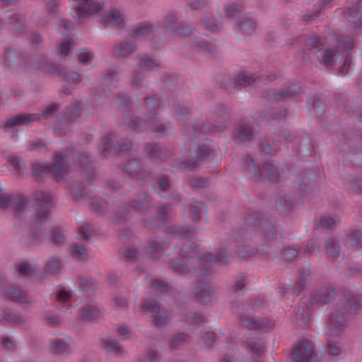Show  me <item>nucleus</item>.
Instances as JSON below:
<instances>
[{"label": "nucleus", "mask_w": 362, "mask_h": 362, "mask_svg": "<svg viewBox=\"0 0 362 362\" xmlns=\"http://www.w3.org/2000/svg\"><path fill=\"white\" fill-rule=\"evenodd\" d=\"M101 143V153L104 157H107L111 154H119L122 152L130 150L132 147V143L131 141L123 142L120 146H117L116 136L111 133L104 136L102 139Z\"/></svg>", "instance_id": "9b49d317"}, {"label": "nucleus", "mask_w": 362, "mask_h": 362, "mask_svg": "<svg viewBox=\"0 0 362 362\" xmlns=\"http://www.w3.org/2000/svg\"><path fill=\"white\" fill-rule=\"evenodd\" d=\"M141 310L151 313V317L156 326L165 325L167 319L166 312L161 309L159 303L155 299L144 300L141 305Z\"/></svg>", "instance_id": "f8f14e48"}, {"label": "nucleus", "mask_w": 362, "mask_h": 362, "mask_svg": "<svg viewBox=\"0 0 362 362\" xmlns=\"http://www.w3.org/2000/svg\"><path fill=\"white\" fill-rule=\"evenodd\" d=\"M134 46L129 42H120L112 47V53L115 57L126 58L134 52Z\"/></svg>", "instance_id": "f704fd0d"}, {"label": "nucleus", "mask_w": 362, "mask_h": 362, "mask_svg": "<svg viewBox=\"0 0 362 362\" xmlns=\"http://www.w3.org/2000/svg\"><path fill=\"white\" fill-rule=\"evenodd\" d=\"M100 347L107 354H114L116 356H122L125 350L119 345V342L110 334H105L100 338Z\"/></svg>", "instance_id": "412c9836"}, {"label": "nucleus", "mask_w": 362, "mask_h": 362, "mask_svg": "<svg viewBox=\"0 0 362 362\" xmlns=\"http://www.w3.org/2000/svg\"><path fill=\"white\" fill-rule=\"evenodd\" d=\"M66 151L57 153L54 156L53 164L50 165H43L38 163H33L32 164L33 176L42 179L49 173H52L56 177H62L68 170L69 153Z\"/></svg>", "instance_id": "0eeeda50"}, {"label": "nucleus", "mask_w": 362, "mask_h": 362, "mask_svg": "<svg viewBox=\"0 0 362 362\" xmlns=\"http://www.w3.org/2000/svg\"><path fill=\"white\" fill-rule=\"evenodd\" d=\"M124 170L130 177L139 178L144 176L142 173L139 160L136 158L130 159L124 166Z\"/></svg>", "instance_id": "ea45409f"}, {"label": "nucleus", "mask_w": 362, "mask_h": 362, "mask_svg": "<svg viewBox=\"0 0 362 362\" xmlns=\"http://www.w3.org/2000/svg\"><path fill=\"white\" fill-rule=\"evenodd\" d=\"M315 177L316 176L313 175V178L308 176L302 178L298 185V192L302 197H308L318 192V185Z\"/></svg>", "instance_id": "5701e85b"}, {"label": "nucleus", "mask_w": 362, "mask_h": 362, "mask_svg": "<svg viewBox=\"0 0 362 362\" xmlns=\"http://www.w3.org/2000/svg\"><path fill=\"white\" fill-rule=\"evenodd\" d=\"M325 250L328 256L335 257L340 253V243L337 238H329L325 240Z\"/></svg>", "instance_id": "49530a36"}, {"label": "nucleus", "mask_w": 362, "mask_h": 362, "mask_svg": "<svg viewBox=\"0 0 362 362\" xmlns=\"http://www.w3.org/2000/svg\"><path fill=\"white\" fill-rule=\"evenodd\" d=\"M316 357L313 344L308 339L300 341L293 353V359L295 362H315Z\"/></svg>", "instance_id": "ddd939ff"}, {"label": "nucleus", "mask_w": 362, "mask_h": 362, "mask_svg": "<svg viewBox=\"0 0 362 362\" xmlns=\"http://www.w3.org/2000/svg\"><path fill=\"white\" fill-rule=\"evenodd\" d=\"M245 344L254 357H260L264 355L265 348L263 341L259 338H248Z\"/></svg>", "instance_id": "473e14b6"}, {"label": "nucleus", "mask_w": 362, "mask_h": 362, "mask_svg": "<svg viewBox=\"0 0 362 362\" xmlns=\"http://www.w3.org/2000/svg\"><path fill=\"white\" fill-rule=\"evenodd\" d=\"M362 310V296L349 291L344 293L327 320L330 334L339 336L346 326V321Z\"/></svg>", "instance_id": "f257e3e1"}, {"label": "nucleus", "mask_w": 362, "mask_h": 362, "mask_svg": "<svg viewBox=\"0 0 362 362\" xmlns=\"http://www.w3.org/2000/svg\"><path fill=\"white\" fill-rule=\"evenodd\" d=\"M35 202L36 211L33 218V228L30 235V240L33 244H37L45 235V231L41 230L42 226L49 221V216L53 204L49 194L42 190L37 191L33 194Z\"/></svg>", "instance_id": "f03ea898"}, {"label": "nucleus", "mask_w": 362, "mask_h": 362, "mask_svg": "<svg viewBox=\"0 0 362 362\" xmlns=\"http://www.w3.org/2000/svg\"><path fill=\"white\" fill-rule=\"evenodd\" d=\"M231 137L236 143L251 141L255 139V130L249 122H239L235 124Z\"/></svg>", "instance_id": "dca6fc26"}, {"label": "nucleus", "mask_w": 362, "mask_h": 362, "mask_svg": "<svg viewBox=\"0 0 362 362\" xmlns=\"http://www.w3.org/2000/svg\"><path fill=\"white\" fill-rule=\"evenodd\" d=\"M51 240L54 244L60 245L65 240L64 231L62 228L55 227L52 228Z\"/></svg>", "instance_id": "774afa93"}, {"label": "nucleus", "mask_w": 362, "mask_h": 362, "mask_svg": "<svg viewBox=\"0 0 362 362\" xmlns=\"http://www.w3.org/2000/svg\"><path fill=\"white\" fill-rule=\"evenodd\" d=\"M346 189L351 193L361 194L362 193V180H351L344 182Z\"/></svg>", "instance_id": "69168bd1"}, {"label": "nucleus", "mask_w": 362, "mask_h": 362, "mask_svg": "<svg viewBox=\"0 0 362 362\" xmlns=\"http://www.w3.org/2000/svg\"><path fill=\"white\" fill-rule=\"evenodd\" d=\"M189 335L186 333H177L173 336L168 341V346L171 349H179L184 343L188 341Z\"/></svg>", "instance_id": "603ef678"}, {"label": "nucleus", "mask_w": 362, "mask_h": 362, "mask_svg": "<svg viewBox=\"0 0 362 362\" xmlns=\"http://www.w3.org/2000/svg\"><path fill=\"white\" fill-rule=\"evenodd\" d=\"M225 130V126L221 124H214L210 122H203L200 127L192 126L188 129V134L194 138H200L202 134H214L216 132H223Z\"/></svg>", "instance_id": "aec40b11"}, {"label": "nucleus", "mask_w": 362, "mask_h": 362, "mask_svg": "<svg viewBox=\"0 0 362 362\" xmlns=\"http://www.w3.org/2000/svg\"><path fill=\"white\" fill-rule=\"evenodd\" d=\"M243 167L245 170L251 173V175L257 177L258 180H262V165L261 166L255 165L254 160L249 156L243 159Z\"/></svg>", "instance_id": "a19ab883"}, {"label": "nucleus", "mask_w": 362, "mask_h": 362, "mask_svg": "<svg viewBox=\"0 0 362 362\" xmlns=\"http://www.w3.org/2000/svg\"><path fill=\"white\" fill-rule=\"evenodd\" d=\"M332 0H319L314 6L311 11H308L302 18L305 22H310L315 20L319 16L323 9L329 7Z\"/></svg>", "instance_id": "c756f323"}, {"label": "nucleus", "mask_w": 362, "mask_h": 362, "mask_svg": "<svg viewBox=\"0 0 362 362\" xmlns=\"http://www.w3.org/2000/svg\"><path fill=\"white\" fill-rule=\"evenodd\" d=\"M160 100L151 96H146L140 112L148 121V128L153 133L160 136L167 134V127L158 118V109L160 105Z\"/></svg>", "instance_id": "39448f33"}, {"label": "nucleus", "mask_w": 362, "mask_h": 362, "mask_svg": "<svg viewBox=\"0 0 362 362\" xmlns=\"http://www.w3.org/2000/svg\"><path fill=\"white\" fill-rule=\"evenodd\" d=\"M262 180L267 179L271 182H277L279 180V173L277 168L272 163L262 164Z\"/></svg>", "instance_id": "72a5a7b5"}, {"label": "nucleus", "mask_w": 362, "mask_h": 362, "mask_svg": "<svg viewBox=\"0 0 362 362\" xmlns=\"http://www.w3.org/2000/svg\"><path fill=\"white\" fill-rule=\"evenodd\" d=\"M151 198L148 192L141 191L129 200L127 206H124L119 209L113 218V221L117 223H124L129 218L132 211H146L151 209Z\"/></svg>", "instance_id": "423d86ee"}, {"label": "nucleus", "mask_w": 362, "mask_h": 362, "mask_svg": "<svg viewBox=\"0 0 362 362\" xmlns=\"http://www.w3.org/2000/svg\"><path fill=\"white\" fill-rule=\"evenodd\" d=\"M99 314V310L95 306L86 305L82 308L81 316L83 320L90 321L97 318Z\"/></svg>", "instance_id": "5fc2aeb1"}, {"label": "nucleus", "mask_w": 362, "mask_h": 362, "mask_svg": "<svg viewBox=\"0 0 362 362\" xmlns=\"http://www.w3.org/2000/svg\"><path fill=\"white\" fill-rule=\"evenodd\" d=\"M192 43L196 48L202 52H204L212 55L216 52V47L202 37H194L193 38Z\"/></svg>", "instance_id": "de8ad7c7"}, {"label": "nucleus", "mask_w": 362, "mask_h": 362, "mask_svg": "<svg viewBox=\"0 0 362 362\" xmlns=\"http://www.w3.org/2000/svg\"><path fill=\"white\" fill-rule=\"evenodd\" d=\"M137 66L144 71H150L153 67L158 66V64L153 60L146 57H141L137 62Z\"/></svg>", "instance_id": "338daca9"}, {"label": "nucleus", "mask_w": 362, "mask_h": 362, "mask_svg": "<svg viewBox=\"0 0 362 362\" xmlns=\"http://www.w3.org/2000/svg\"><path fill=\"white\" fill-rule=\"evenodd\" d=\"M245 222L259 230L265 240H272L278 233L275 217L260 211L248 210L245 217Z\"/></svg>", "instance_id": "20e7f679"}, {"label": "nucleus", "mask_w": 362, "mask_h": 362, "mask_svg": "<svg viewBox=\"0 0 362 362\" xmlns=\"http://www.w3.org/2000/svg\"><path fill=\"white\" fill-rule=\"evenodd\" d=\"M173 109L175 117L180 122L186 121L190 114V108L180 103L174 104Z\"/></svg>", "instance_id": "3c124183"}, {"label": "nucleus", "mask_w": 362, "mask_h": 362, "mask_svg": "<svg viewBox=\"0 0 362 362\" xmlns=\"http://www.w3.org/2000/svg\"><path fill=\"white\" fill-rule=\"evenodd\" d=\"M108 208V204L106 201L99 198H93L92 199L90 204V209L92 211L103 214L105 213Z\"/></svg>", "instance_id": "0e129e2a"}, {"label": "nucleus", "mask_w": 362, "mask_h": 362, "mask_svg": "<svg viewBox=\"0 0 362 362\" xmlns=\"http://www.w3.org/2000/svg\"><path fill=\"white\" fill-rule=\"evenodd\" d=\"M118 107L123 112L129 111L132 107V101L126 94H119L116 98Z\"/></svg>", "instance_id": "13d9d810"}, {"label": "nucleus", "mask_w": 362, "mask_h": 362, "mask_svg": "<svg viewBox=\"0 0 362 362\" xmlns=\"http://www.w3.org/2000/svg\"><path fill=\"white\" fill-rule=\"evenodd\" d=\"M296 199L291 193H281L275 201L274 206L279 212L288 214L293 210Z\"/></svg>", "instance_id": "4be33fe9"}, {"label": "nucleus", "mask_w": 362, "mask_h": 362, "mask_svg": "<svg viewBox=\"0 0 362 362\" xmlns=\"http://www.w3.org/2000/svg\"><path fill=\"white\" fill-rule=\"evenodd\" d=\"M191 156L199 160H210L215 156V149L209 144H202L194 149Z\"/></svg>", "instance_id": "a878e982"}, {"label": "nucleus", "mask_w": 362, "mask_h": 362, "mask_svg": "<svg viewBox=\"0 0 362 362\" xmlns=\"http://www.w3.org/2000/svg\"><path fill=\"white\" fill-rule=\"evenodd\" d=\"M211 261H219L223 264H227L229 259L226 252H220L216 257H209V261L202 257H199L193 262L192 274L197 277L207 275L211 268Z\"/></svg>", "instance_id": "9d476101"}, {"label": "nucleus", "mask_w": 362, "mask_h": 362, "mask_svg": "<svg viewBox=\"0 0 362 362\" xmlns=\"http://www.w3.org/2000/svg\"><path fill=\"white\" fill-rule=\"evenodd\" d=\"M308 104L310 108H313L317 116H322L325 111V105L322 100L318 98H310L308 100Z\"/></svg>", "instance_id": "680f3d73"}, {"label": "nucleus", "mask_w": 362, "mask_h": 362, "mask_svg": "<svg viewBox=\"0 0 362 362\" xmlns=\"http://www.w3.org/2000/svg\"><path fill=\"white\" fill-rule=\"evenodd\" d=\"M61 269V263L59 259L56 257H52L47 262L45 271L49 274H57Z\"/></svg>", "instance_id": "bf43d9fd"}, {"label": "nucleus", "mask_w": 362, "mask_h": 362, "mask_svg": "<svg viewBox=\"0 0 362 362\" xmlns=\"http://www.w3.org/2000/svg\"><path fill=\"white\" fill-rule=\"evenodd\" d=\"M154 180L162 192H167L170 189L172 183L168 175L159 173L155 176Z\"/></svg>", "instance_id": "4d7b16f0"}, {"label": "nucleus", "mask_w": 362, "mask_h": 362, "mask_svg": "<svg viewBox=\"0 0 362 362\" xmlns=\"http://www.w3.org/2000/svg\"><path fill=\"white\" fill-rule=\"evenodd\" d=\"M234 81L236 85V88L239 86H248L256 81L250 74L248 72H242L234 74Z\"/></svg>", "instance_id": "8fccbe9b"}, {"label": "nucleus", "mask_w": 362, "mask_h": 362, "mask_svg": "<svg viewBox=\"0 0 362 362\" xmlns=\"http://www.w3.org/2000/svg\"><path fill=\"white\" fill-rule=\"evenodd\" d=\"M214 292V290L210 285L202 281L195 282L192 288L195 300L202 303L209 302Z\"/></svg>", "instance_id": "6ab92c4d"}, {"label": "nucleus", "mask_w": 362, "mask_h": 362, "mask_svg": "<svg viewBox=\"0 0 362 362\" xmlns=\"http://www.w3.org/2000/svg\"><path fill=\"white\" fill-rule=\"evenodd\" d=\"M35 68L49 74L61 76L63 74V67L47 60H38L34 65Z\"/></svg>", "instance_id": "7c9ffc66"}, {"label": "nucleus", "mask_w": 362, "mask_h": 362, "mask_svg": "<svg viewBox=\"0 0 362 362\" xmlns=\"http://www.w3.org/2000/svg\"><path fill=\"white\" fill-rule=\"evenodd\" d=\"M77 281L80 289L87 295H91L95 288V284L86 276H79Z\"/></svg>", "instance_id": "864d4df0"}, {"label": "nucleus", "mask_w": 362, "mask_h": 362, "mask_svg": "<svg viewBox=\"0 0 362 362\" xmlns=\"http://www.w3.org/2000/svg\"><path fill=\"white\" fill-rule=\"evenodd\" d=\"M152 26L148 22L139 23L129 33V36L133 39H139L151 30Z\"/></svg>", "instance_id": "09e8293b"}, {"label": "nucleus", "mask_w": 362, "mask_h": 362, "mask_svg": "<svg viewBox=\"0 0 362 362\" xmlns=\"http://www.w3.org/2000/svg\"><path fill=\"white\" fill-rule=\"evenodd\" d=\"M259 151L266 155H274L278 150L277 143L270 137L261 139L259 141Z\"/></svg>", "instance_id": "4c0bfd02"}, {"label": "nucleus", "mask_w": 362, "mask_h": 362, "mask_svg": "<svg viewBox=\"0 0 362 362\" xmlns=\"http://www.w3.org/2000/svg\"><path fill=\"white\" fill-rule=\"evenodd\" d=\"M356 143H361L362 144V136H356L349 142L347 149H344L347 157L349 154L354 155L361 151V147L355 145Z\"/></svg>", "instance_id": "e2e57ef3"}, {"label": "nucleus", "mask_w": 362, "mask_h": 362, "mask_svg": "<svg viewBox=\"0 0 362 362\" xmlns=\"http://www.w3.org/2000/svg\"><path fill=\"white\" fill-rule=\"evenodd\" d=\"M284 139L292 144V148L297 153L304 156H309L314 151V146L309 134L305 133L291 132L284 130L282 132Z\"/></svg>", "instance_id": "1a4fd4ad"}, {"label": "nucleus", "mask_w": 362, "mask_h": 362, "mask_svg": "<svg viewBox=\"0 0 362 362\" xmlns=\"http://www.w3.org/2000/svg\"><path fill=\"white\" fill-rule=\"evenodd\" d=\"M145 153L152 160H163L168 156L163 146L158 143H149L145 146Z\"/></svg>", "instance_id": "c85d7f7f"}, {"label": "nucleus", "mask_w": 362, "mask_h": 362, "mask_svg": "<svg viewBox=\"0 0 362 362\" xmlns=\"http://www.w3.org/2000/svg\"><path fill=\"white\" fill-rule=\"evenodd\" d=\"M58 104L49 105L42 113L21 114L7 120L3 125L4 129L16 126L27 125L30 122L39 121L41 118L47 119L52 117L58 111Z\"/></svg>", "instance_id": "6e6552de"}, {"label": "nucleus", "mask_w": 362, "mask_h": 362, "mask_svg": "<svg viewBox=\"0 0 362 362\" xmlns=\"http://www.w3.org/2000/svg\"><path fill=\"white\" fill-rule=\"evenodd\" d=\"M169 267L173 272L180 275H185L191 271L188 264L180 258L171 260Z\"/></svg>", "instance_id": "c03bdc74"}, {"label": "nucleus", "mask_w": 362, "mask_h": 362, "mask_svg": "<svg viewBox=\"0 0 362 362\" xmlns=\"http://www.w3.org/2000/svg\"><path fill=\"white\" fill-rule=\"evenodd\" d=\"M171 233L182 238H192L196 234V229L189 225L175 226L170 228Z\"/></svg>", "instance_id": "a18cd8bd"}, {"label": "nucleus", "mask_w": 362, "mask_h": 362, "mask_svg": "<svg viewBox=\"0 0 362 362\" xmlns=\"http://www.w3.org/2000/svg\"><path fill=\"white\" fill-rule=\"evenodd\" d=\"M151 287L159 292L164 293L174 299L180 298V292L173 285L159 279H155L151 281Z\"/></svg>", "instance_id": "b1692460"}, {"label": "nucleus", "mask_w": 362, "mask_h": 362, "mask_svg": "<svg viewBox=\"0 0 362 362\" xmlns=\"http://www.w3.org/2000/svg\"><path fill=\"white\" fill-rule=\"evenodd\" d=\"M240 320L242 326L251 330L269 329L273 326V323L270 320L265 319L255 320L247 316H240Z\"/></svg>", "instance_id": "393cba45"}, {"label": "nucleus", "mask_w": 362, "mask_h": 362, "mask_svg": "<svg viewBox=\"0 0 362 362\" xmlns=\"http://www.w3.org/2000/svg\"><path fill=\"white\" fill-rule=\"evenodd\" d=\"M77 3L74 8L75 14L78 17H86L88 15L98 13L104 6L103 3L98 0H74Z\"/></svg>", "instance_id": "f3484780"}, {"label": "nucleus", "mask_w": 362, "mask_h": 362, "mask_svg": "<svg viewBox=\"0 0 362 362\" xmlns=\"http://www.w3.org/2000/svg\"><path fill=\"white\" fill-rule=\"evenodd\" d=\"M49 346L50 352L54 355L71 353L69 344L62 339L49 341Z\"/></svg>", "instance_id": "58836bf2"}, {"label": "nucleus", "mask_w": 362, "mask_h": 362, "mask_svg": "<svg viewBox=\"0 0 362 362\" xmlns=\"http://www.w3.org/2000/svg\"><path fill=\"white\" fill-rule=\"evenodd\" d=\"M4 295L15 302L19 303H27L28 302V296L27 294L21 291L18 287L14 286H11L5 288Z\"/></svg>", "instance_id": "e433bc0d"}, {"label": "nucleus", "mask_w": 362, "mask_h": 362, "mask_svg": "<svg viewBox=\"0 0 362 362\" xmlns=\"http://www.w3.org/2000/svg\"><path fill=\"white\" fill-rule=\"evenodd\" d=\"M101 20L105 25L110 27L122 29L124 26V21L121 18V13L117 9H112L108 13L103 15Z\"/></svg>", "instance_id": "cd10ccee"}, {"label": "nucleus", "mask_w": 362, "mask_h": 362, "mask_svg": "<svg viewBox=\"0 0 362 362\" xmlns=\"http://www.w3.org/2000/svg\"><path fill=\"white\" fill-rule=\"evenodd\" d=\"M27 201L22 196L18 194H5L0 193V208H11L16 211V216L21 218L20 213L23 211Z\"/></svg>", "instance_id": "4468645a"}, {"label": "nucleus", "mask_w": 362, "mask_h": 362, "mask_svg": "<svg viewBox=\"0 0 362 362\" xmlns=\"http://www.w3.org/2000/svg\"><path fill=\"white\" fill-rule=\"evenodd\" d=\"M74 166L77 169H81L85 173L86 182H88L93 177L94 165L88 152L83 151L73 158Z\"/></svg>", "instance_id": "a211bd4d"}, {"label": "nucleus", "mask_w": 362, "mask_h": 362, "mask_svg": "<svg viewBox=\"0 0 362 362\" xmlns=\"http://www.w3.org/2000/svg\"><path fill=\"white\" fill-rule=\"evenodd\" d=\"M345 18L351 23L362 24V0L354 3L344 11Z\"/></svg>", "instance_id": "bb28decb"}, {"label": "nucleus", "mask_w": 362, "mask_h": 362, "mask_svg": "<svg viewBox=\"0 0 362 362\" xmlns=\"http://www.w3.org/2000/svg\"><path fill=\"white\" fill-rule=\"evenodd\" d=\"M296 321L298 326L304 327L309 322V315L304 305L298 306L295 316Z\"/></svg>", "instance_id": "052dcab7"}, {"label": "nucleus", "mask_w": 362, "mask_h": 362, "mask_svg": "<svg viewBox=\"0 0 362 362\" xmlns=\"http://www.w3.org/2000/svg\"><path fill=\"white\" fill-rule=\"evenodd\" d=\"M353 49H351L352 50ZM350 50H345L344 49H338V52H337L336 57L337 59L339 55H343L345 54V59L343 62V66L339 67V71L341 74H345L348 73V71L350 69L351 64V57L350 54Z\"/></svg>", "instance_id": "6e6d98bb"}, {"label": "nucleus", "mask_w": 362, "mask_h": 362, "mask_svg": "<svg viewBox=\"0 0 362 362\" xmlns=\"http://www.w3.org/2000/svg\"><path fill=\"white\" fill-rule=\"evenodd\" d=\"M181 21L173 11L168 13L163 21V27L168 31L173 33Z\"/></svg>", "instance_id": "79ce46f5"}, {"label": "nucleus", "mask_w": 362, "mask_h": 362, "mask_svg": "<svg viewBox=\"0 0 362 362\" xmlns=\"http://www.w3.org/2000/svg\"><path fill=\"white\" fill-rule=\"evenodd\" d=\"M301 86L295 83H291L284 88L279 90L281 101H286L287 99H296L299 97L301 92Z\"/></svg>", "instance_id": "c9c22d12"}, {"label": "nucleus", "mask_w": 362, "mask_h": 362, "mask_svg": "<svg viewBox=\"0 0 362 362\" xmlns=\"http://www.w3.org/2000/svg\"><path fill=\"white\" fill-rule=\"evenodd\" d=\"M322 45L321 40L317 36L310 37L305 42L306 49H316L314 52V57L320 64L325 65L326 67L333 66L336 64V55L338 49L350 50L354 47V41L349 37L339 40L334 49H322L320 48Z\"/></svg>", "instance_id": "7ed1b4c3"}, {"label": "nucleus", "mask_w": 362, "mask_h": 362, "mask_svg": "<svg viewBox=\"0 0 362 362\" xmlns=\"http://www.w3.org/2000/svg\"><path fill=\"white\" fill-rule=\"evenodd\" d=\"M337 297V290L333 287H322L316 290L310 299V306L314 307L329 303Z\"/></svg>", "instance_id": "2eb2a0df"}, {"label": "nucleus", "mask_w": 362, "mask_h": 362, "mask_svg": "<svg viewBox=\"0 0 362 362\" xmlns=\"http://www.w3.org/2000/svg\"><path fill=\"white\" fill-rule=\"evenodd\" d=\"M123 124L129 129L137 132L143 131L146 128L145 122L139 117H129L126 115H123Z\"/></svg>", "instance_id": "37998d69"}, {"label": "nucleus", "mask_w": 362, "mask_h": 362, "mask_svg": "<svg viewBox=\"0 0 362 362\" xmlns=\"http://www.w3.org/2000/svg\"><path fill=\"white\" fill-rule=\"evenodd\" d=\"M238 25L243 34L250 35L256 31L257 23L251 17L243 16L238 20Z\"/></svg>", "instance_id": "2f4dec72"}]
</instances>
